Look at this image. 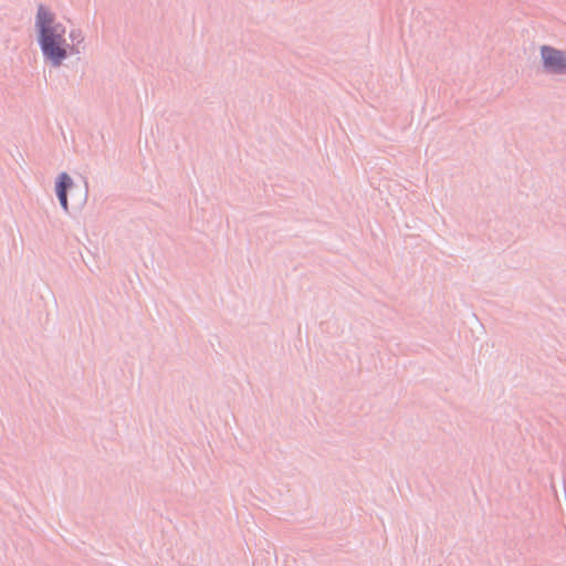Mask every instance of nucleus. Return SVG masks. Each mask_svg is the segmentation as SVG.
Wrapping results in <instances>:
<instances>
[{"instance_id": "nucleus-1", "label": "nucleus", "mask_w": 566, "mask_h": 566, "mask_svg": "<svg viewBox=\"0 0 566 566\" xmlns=\"http://www.w3.org/2000/svg\"><path fill=\"white\" fill-rule=\"evenodd\" d=\"M35 25L44 56L54 65H60L67 56L65 28L55 22L54 15L43 6L39 7Z\"/></svg>"}, {"instance_id": "nucleus-2", "label": "nucleus", "mask_w": 566, "mask_h": 566, "mask_svg": "<svg viewBox=\"0 0 566 566\" xmlns=\"http://www.w3.org/2000/svg\"><path fill=\"white\" fill-rule=\"evenodd\" d=\"M545 69L554 73H566V54L551 46L542 48Z\"/></svg>"}, {"instance_id": "nucleus-3", "label": "nucleus", "mask_w": 566, "mask_h": 566, "mask_svg": "<svg viewBox=\"0 0 566 566\" xmlns=\"http://www.w3.org/2000/svg\"><path fill=\"white\" fill-rule=\"evenodd\" d=\"M73 185L71 177L66 172H62L59 176V181L56 184V195L60 200L61 206L67 210V198L66 191Z\"/></svg>"}]
</instances>
